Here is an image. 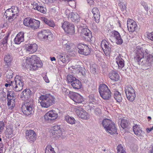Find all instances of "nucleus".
Segmentation results:
<instances>
[{
	"instance_id": "6e6552de",
	"label": "nucleus",
	"mask_w": 153,
	"mask_h": 153,
	"mask_svg": "<svg viewBox=\"0 0 153 153\" xmlns=\"http://www.w3.org/2000/svg\"><path fill=\"white\" fill-rule=\"evenodd\" d=\"M74 111L77 116L84 120H88L89 118L88 113L81 107H76L74 108Z\"/></svg>"
},
{
	"instance_id": "ea45409f",
	"label": "nucleus",
	"mask_w": 153,
	"mask_h": 153,
	"mask_svg": "<svg viewBox=\"0 0 153 153\" xmlns=\"http://www.w3.org/2000/svg\"><path fill=\"white\" fill-rule=\"evenodd\" d=\"M6 75V78L7 82H8V81H10V79L13 77V71L10 70H9L6 71L5 73Z\"/></svg>"
},
{
	"instance_id": "473e14b6",
	"label": "nucleus",
	"mask_w": 153,
	"mask_h": 153,
	"mask_svg": "<svg viewBox=\"0 0 153 153\" xmlns=\"http://www.w3.org/2000/svg\"><path fill=\"white\" fill-rule=\"evenodd\" d=\"M53 130L54 131V134H56V136H60L62 134V131L60 128V126L58 125H55L53 127Z\"/></svg>"
},
{
	"instance_id": "9d476101",
	"label": "nucleus",
	"mask_w": 153,
	"mask_h": 153,
	"mask_svg": "<svg viewBox=\"0 0 153 153\" xmlns=\"http://www.w3.org/2000/svg\"><path fill=\"white\" fill-rule=\"evenodd\" d=\"M38 36L41 40H51L52 39L53 34L48 30H43L38 33Z\"/></svg>"
},
{
	"instance_id": "338daca9",
	"label": "nucleus",
	"mask_w": 153,
	"mask_h": 153,
	"mask_svg": "<svg viewBox=\"0 0 153 153\" xmlns=\"http://www.w3.org/2000/svg\"><path fill=\"white\" fill-rule=\"evenodd\" d=\"M88 3L90 5H92L93 3V1L92 0H87Z\"/></svg>"
},
{
	"instance_id": "5fc2aeb1",
	"label": "nucleus",
	"mask_w": 153,
	"mask_h": 153,
	"mask_svg": "<svg viewBox=\"0 0 153 153\" xmlns=\"http://www.w3.org/2000/svg\"><path fill=\"white\" fill-rule=\"evenodd\" d=\"M95 113L97 115H100L101 114V110L99 108H96L95 110Z\"/></svg>"
},
{
	"instance_id": "f704fd0d",
	"label": "nucleus",
	"mask_w": 153,
	"mask_h": 153,
	"mask_svg": "<svg viewBox=\"0 0 153 153\" xmlns=\"http://www.w3.org/2000/svg\"><path fill=\"white\" fill-rule=\"evenodd\" d=\"M64 120L67 122V123L73 125L75 124L76 120L74 118L72 117H70L68 115H66L65 117Z\"/></svg>"
},
{
	"instance_id": "2f4dec72",
	"label": "nucleus",
	"mask_w": 153,
	"mask_h": 153,
	"mask_svg": "<svg viewBox=\"0 0 153 153\" xmlns=\"http://www.w3.org/2000/svg\"><path fill=\"white\" fill-rule=\"evenodd\" d=\"M12 99H7V105L8 106L9 108L12 110V109L14 106L15 105V100L16 98L14 97H13Z\"/></svg>"
},
{
	"instance_id": "f8f14e48",
	"label": "nucleus",
	"mask_w": 153,
	"mask_h": 153,
	"mask_svg": "<svg viewBox=\"0 0 153 153\" xmlns=\"http://www.w3.org/2000/svg\"><path fill=\"white\" fill-rule=\"evenodd\" d=\"M101 48L106 56L110 54L111 51V45L105 40H102L101 44Z\"/></svg>"
},
{
	"instance_id": "a878e982",
	"label": "nucleus",
	"mask_w": 153,
	"mask_h": 153,
	"mask_svg": "<svg viewBox=\"0 0 153 153\" xmlns=\"http://www.w3.org/2000/svg\"><path fill=\"white\" fill-rule=\"evenodd\" d=\"M12 60V56L8 54L4 56V60L5 63L4 66H5V68H7L10 67Z\"/></svg>"
},
{
	"instance_id": "c756f323",
	"label": "nucleus",
	"mask_w": 153,
	"mask_h": 153,
	"mask_svg": "<svg viewBox=\"0 0 153 153\" xmlns=\"http://www.w3.org/2000/svg\"><path fill=\"white\" fill-rule=\"evenodd\" d=\"M99 91L100 94L110 91L108 86L105 84H101L100 85Z\"/></svg>"
},
{
	"instance_id": "4c0bfd02",
	"label": "nucleus",
	"mask_w": 153,
	"mask_h": 153,
	"mask_svg": "<svg viewBox=\"0 0 153 153\" xmlns=\"http://www.w3.org/2000/svg\"><path fill=\"white\" fill-rule=\"evenodd\" d=\"M33 19L30 17L25 18L23 21L24 25L26 26L30 27Z\"/></svg>"
},
{
	"instance_id": "bb28decb",
	"label": "nucleus",
	"mask_w": 153,
	"mask_h": 153,
	"mask_svg": "<svg viewBox=\"0 0 153 153\" xmlns=\"http://www.w3.org/2000/svg\"><path fill=\"white\" fill-rule=\"evenodd\" d=\"M68 18L72 22H78L79 21V16L76 13L72 12L69 14Z\"/></svg>"
},
{
	"instance_id": "2eb2a0df",
	"label": "nucleus",
	"mask_w": 153,
	"mask_h": 153,
	"mask_svg": "<svg viewBox=\"0 0 153 153\" xmlns=\"http://www.w3.org/2000/svg\"><path fill=\"white\" fill-rule=\"evenodd\" d=\"M58 117L57 112L54 110H51L47 113L44 115L45 120L47 121H51L56 119Z\"/></svg>"
},
{
	"instance_id": "a19ab883",
	"label": "nucleus",
	"mask_w": 153,
	"mask_h": 153,
	"mask_svg": "<svg viewBox=\"0 0 153 153\" xmlns=\"http://www.w3.org/2000/svg\"><path fill=\"white\" fill-rule=\"evenodd\" d=\"M6 132V134L8 137H11L14 135L13 129L9 127L7 128Z\"/></svg>"
},
{
	"instance_id": "680f3d73",
	"label": "nucleus",
	"mask_w": 153,
	"mask_h": 153,
	"mask_svg": "<svg viewBox=\"0 0 153 153\" xmlns=\"http://www.w3.org/2000/svg\"><path fill=\"white\" fill-rule=\"evenodd\" d=\"M13 83V82L12 81H11L10 83L9 82V83H6L5 85V86L6 87H7L8 86H11L12 85V84Z\"/></svg>"
},
{
	"instance_id": "aec40b11",
	"label": "nucleus",
	"mask_w": 153,
	"mask_h": 153,
	"mask_svg": "<svg viewBox=\"0 0 153 153\" xmlns=\"http://www.w3.org/2000/svg\"><path fill=\"white\" fill-rule=\"evenodd\" d=\"M69 56L65 53H62L57 55V58L58 61H61L63 63H68L69 61Z\"/></svg>"
},
{
	"instance_id": "393cba45",
	"label": "nucleus",
	"mask_w": 153,
	"mask_h": 153,
	"mask_svg": "<svg viewBox=\"0 0 153 153\" xmlns=\"http://www.w3.org/2000/svg\"><path fill=\"white\" fill-rule=\"evenodd\" d=\"M108 76L109 78L112 80L115 81H118L120 79V76L117 73L114 71L110 72Z\"/></svg>"
},
{
	"instance_id": "4468645a",
	"label": "nucleus",
	"mask_w": 153,
	"mask_h": 153,
	"mask_svg": "<svg viewBox=\"0 0 153 153\" xmlns=\"http://www.w3.org/2000/svg\"><path fill=\"white\" fill-rule=\"evenodd\" d=\"M81 35L84 39L87 42H90L91 41L92 36L91 32L87 28H83L81 30Z\"/></svg>"
},
{
	"instance_id": "37998d69",
	"label": "nucleus",
	"mask_w": 153,
	"mask_h": 153,
	"mask_svg": "<svg viewBox=\"0 0 153 153\" xmlns=\"http://www.w3.org/2000/svg\"><path fill=\"white\" fill-rule=\"evenodd\" d=\"M120 125L123 129H125L128 127V123L126 120H122L121 121Z\"/></svg>"
},
{
	"instance_id": "4d7b16f0",
	"label": "nucleus",
	"mask_w": 153,
	"mask_h": 153,
	"mask_svg": "<svg viewBox=\"0 0 153 153\" xmlns=\"http://www.w3.org/2000/svg\"><path fill=\"white\" fill-rule=\"evenodd\" d=\"M4 124L3 121H0V134H1V131L4 129Z\"/></svg>"
},
{
	"instance_id": "c85d7f7f",
	"label": "nucleus",
	"mask_w": 153,
	"mask_h": 153,
	"mask_svg": "<svg viewBox=\"0 0 153 153\" xmlns=\"http://www.w3.org/2000/svg\"><path fill=\"white\" fill-rule=\"evenodd\" d=\"M114 37L116 39V43L118 45H121L123 42L122 39L121 38L120 35L118 32L114 31L113 32Z\"/></svg>"
},
{
	"instance_id": "49530a36",
	"label": "nucleus",
	"mask_w": 153,
	"mask_h": 153,
	"mask_svg": "<svg viewBox=\"0 0 153 153\" xmlns=\"http://www.w3.org/2000/svg\"><path fill=\"white\" fill-rule=\"evenodd\" d=\"M117 153H126V152L123 148V146L121 144L118 145L117 147Z\"/></svg>"
},
{
	"instance_id": "de8ad7c7",
	"label": "nucleus",
	"mask_w": 153,
	"mask_h": 153,
	"mask_svg": "<svg viewBox=\"0 0 153 153\" xmlns=\"http://www.w3.org/2000/svg\"><path fill=\"white\" fill-rule=\"evenodd\" d=\"M64 47L66 49L70 51H72L73 50L72 48L74 47V45L72 44H69V43L68 44L66 43L64 45Z\"/></svg>"
},
{
	"instance_id": "09e8293b",
	"label": "nucleus",
	"mask_w": 153,
	"mask_h": 153,
	"mask_svg": "<svg viewBox=\"0 0 153 153\" xmlns=\"http://www.w3.org/2000/svg\"><path fill=\"white\" fill-rule=\"evenodd\" d=\"M67 79L68 82H70L71 84L72 83V82H74V81H75L77 79L72 75H69L68 76Z\"/></svg>"
},
{
	"instance_id": "f03ea898",
	"label": "nucleus",
	"mask_w": 153,
	"mask_h": 153,
	"mask_svg": "<svg viewBox=\"0 0 153 153\" xmlns=\"http://www.w3.org/2000/svg\"><path fill=\"white\" fill-rule=\"evenodd\" d=\"M23 66L24 68L29 69L30 71L37 69L39 67L42 65L40 59L36 55L32 56L30 57H27L23 60Z\"/></svg>"
},
{
	"instance_id": "f3484780",
	"label": "nucleus",
	"mask_w": 153,
	"mask_h": 153,
	"mask_svg": "<svg viewBox=\"0 0 153 153\" xmlns=\"http://www.w3.org/2000/svg\"><path fill=\"white\" fill-rule=\"evenodd\" d=\"M31 94V91L30 89H26L22 92L20 98L24 101V102L27 100H28V101H30V100H32L30 98Z\"/></svg>"
},
{
	"instance_id": "6e6d98bb",
	"label": "nucleus",
	"mask_w": 153,
	"mask_h": 153,
	"mask_svg": "<svg viewBox=\"0 0 153 153\" xmlns=\"http://www.w3.org/2000/svg\"><path fill=\"white\" fill-rule=\"evenodd\" d=\"M96 66H91L90 68V71L93 74H94L96 72Z\"/></svg>"
},
{
	"instance_id": "c03bdc74",
	"label": "nucleus",
	"mask_w": 153,
	"mask_h": 153,
	"mask_svg": "<svg viewBox=\"0 0 153 153\" xmlns=\"http://www.w3.org/2000/svg\"><path fill=\"white\" fill-rule=\"evenodd\" d=\"M9 9L11 10H12L11 12L13 13L14 14L15 16L17 17L18 16V14L19 11L18 8L17 7L13 6L11 8H9Z\"/></svg>"
},
{
	"instance_id": "7ed1b4c3",
	"label": "nucleus",
	"mask_w": 153,
	"mask_h": 153,
	"mask_svg": "<svg viewBox=\"0 0 153 153\" xmlns=\"http://www.w3.org/2000/svg\"><path fill=\"white\" fill-rule=\"evenodd\" d=\"M40 104L42 107L48 108L55 103V97L49 94L42 95L39 97Z\"/></svg>"
},
{
	"instance_id": "4be33fe9",
	"label": "nucleus",
	"mask_w": 153,
	"mask_h": 153,
	"mask_svg": "<svg viewBox=\"0 0 153 153\" xmlns=\"http://www.w3.org/2000/svg\"><path fill=\"white\" fill-rule=\"evenodd\" d=\"M12 10H11L8 9L5 11L4 13V15L6 16V18H8L7 19L10 22H11L16 17L11 12Z\"/></svg>"
},
{
	"instance_id": "9b49d317",
	"label": "nucleus",
	"mask_w": 153,
	"mask_h": 153,
	"mask_svg": "<svg viewBox=\"0 0 153 153\" xmlns=\"http://www.w3.org/2000/svg\"><path fill=\"white\" fill-rule=\"evenodd\" d=\"M77 48L78 49V52L80 54L86 56L89 55L90 53V48L86 44L79 43L77 45Z\"/></svg>"
},
{
	"instance_id": "72a5a7b5",
	"label": "nucleus",
	"mask_w": 153,
	"mask_h": 153,
	"mask_svg": "<svg viewBox=\"0 0 153 153\" xmlns=\"http://www.w3.org/2000/svg\"><path fill=\"white\" fill-rule=\"evenodd\" d=\"M114 98L118 102H120L122 101V97L121 94L118 91L114 90Z\"/></svg>"
},
{
	"instance_id": "864d4df0",
	"label": "nucleus",
	"mask_w": 153,
	"mask_h": 153,
	"mask_svg": "<svg viewBox=\"0 0 153 153\" xmlns=\"http://www.w3.org/2000/svg\"><path fill=\"white\" fill-rule=\"evenodd\" d=\"M8 36H5L2 40V44L3 45H6L7 44V40L8 39Z\"/></svg>"
},
{
	"instance_id": "3c124183",
	"label": "nucleus",
	"mask_w": 153,
	"mask_h": 153,
	"mask_svg": "<svg viewBox=\"0 0 153 153\" xmlns=\"http://www.w3.org/2000/svg\"><path fill=\"white\" fill-rule=\"evenodd\" d=\"M13 97H15V94H14L13 91H8L7 93V99H8V98H9V99H12V98H13Z\"/></svg>"
},
{
	"instance_id": "8fccbe9b",
	"label": "nucleus",
	"mask_w": 153,
	"mask_h": 153,
	"mask_svg": "<svg viewBox=\"0 0 153 153\" xmlns=\"http://www.w3.org/2000/svg\"><path fill=\"white\" fill-rule=\"evenodd\" d=\"M89 102L93 104L96 103V100L94 98V95L93 94H92L89 96Z\"/></svg>"
},
{
	"instance_id": "1a4fd4ad",
	"label": "nucleus",
	"mask_w": 153,
	"mask_h": 153,
	"mask_svg": "<svg viewBox=\"0 0 153 153\" xmlns=\"http://www.w3.org/2000/svg\"><path fill=\"white\" fill-rule=\"evenodd\" d=\"M62 27L65 32L70 35H73L75 33L74 25L68 21H65L62 24Z\"/></svg>"
},
{
	"instance_id": "6ab92c4d",
	"label": "nucleus",
	"mask_w": 153,
	"mask_h": 153,
	"mask_svg": "<svg viewBox=\"0 0 153 153\" xmlns=\"http://www.w3.org/2000/svg\"><path fill=\"white\" fill-rule=\"evenodd\" d=\"M37 49V45L35 44H28L26 45L25 50L27 54L32 53L35 52Z\"/></svg>"
},
{
	"instance_id": "412c9836",
	"label": "nucleus",
	"mask_w": 153,
	"mask_h": 153,
	"mask_svg": "<svg viewBox=\"0 0 153 153\" xmlns=\"http://www.w3.org/2000/svg\"><path fill=\"white\" fill-rule=\"evenodd\" d=\"M24 41V33L22 32H19L15 37L14 42L16 44H19Z\"/></svg>"
},
{
	"instance_id": "20e7f679",
	"label": "nucleus",
	"mask_w": 153,
	"mask_h": 153,
	"mask_svg": "<svg viewBox=\"0 0 153 153\" xmlns=\"http://www.w3.org/2000/svg\"><path fill=\"white\" fill-rule=\"evenodd\" d=\"M102 125L106 132L111 135L115 134L117 132V128L115 124L108 119L103 120Z\"/></svg>"
},
{
	"instance_id": "dca6fc26",
	"label": "nucleus",
	"mask_w": 153,
	"mask_h": 153,
	"mask_svg": "<svg viewBox=\"0 0 153 153\" xmlns=\"http://www.w3.org/2000/svg\"><path fill=\"white\" fill-rule=\"evenodd\" d=\"M25 134L26 139L28 142L32 143L36 140V135L33 130H30L27 131Z\"/></svg>"
},
{
	"instance_id": "774afa93",
	"label": "nucleus",
	"mask_w": 153,
	"mask_h": 153,
	"mask_svg": "<svg viewBox=\"0 0 153 153\" xmlns=\"http://www.w3.org/2000/svg\"><path fill=\"white\" fill-rule=\"evenodd\" d=\"M80 67L79 65H76L75 66H73L72 68L74 69H77L78 68H79Z\"/></svg>"
},
{
	"instance_id": "e433bc0d",
	"label": "nucleus",
	"mask_w": 153,
	"mask_h": 153,
	"mask_svg": "<svg viewBox=\"0 0 153 153\" xmlns=\"http://www.w3.org/2000/svg\"><path fill=\"white\" fill-rule=\"evenodd\" d=\"M71 84L73 88L75 89H79L81 88V82L77 79L75 81H74V82H72V83H71Z\"/></svg>"
},
{
	"instance_id": "e2e57ef3",
	"label": "nucleus",
	"mask_w": 153,
	"mask_h": 153,
	"mask_svg": "<svg viewBox=\"0 0 153 153\" xmlns=\"http://www.w3.org/2000/svg\"><path fill=\"white\" fill-rule=\"evenodd\" d=\"M62 90L63 91L65 92V94L66 93H68L69 91L68 89H67L66 88H63L62 89Z\"/></svg>"
},
{
	"instance_id": "603ef678",
	"label": "nucleus",
	"mask_w": 153,
	"mask_h": 153,
	"mask_svg": "<svg viewBox=\"0 0 153 153\" xmlns=\"http://www.w3.org/2000/svg\"><path fill=\"white\" fill-rule=\"evenodd\" d=\"M147 37L149 39L153 41V32L148 33Z\"/></svg>"
},
{
	"instance_id": "79ce46f5",
	"label": "nucleus",
	"mask_w": 153,
	"mask_h": 153,
	"mask_svg": "<svg viewBox=\"0 0 153 153\" xmlns=\"http://www.w3.org/2000/svg\"><path fill=\"white\" fill-rule=\"evenodd\" d=\"M134 133L137 137L141 139L143 137L144 132L140 128L137 131L134 130Z\"/></svg>"
},
{
	"instance_id": "0e129e2a",
	"label": "nucleus",
	"mask_w": 153,
	"mask_h": 153,
	"mask_svg": "<svg viewBox=\"0 0 153 153\" xmlns=\"http://www.w3.org/2000/svg\"><path fill=\"white\" fill-rule=\"evenodd\" d=\"M124 0H118V5L120 4H123L124 2Z\"/></svg>"
},
{
	"instance_id": "0eeeda50",
	"label": "nucleus",
	"mask_w": 153,
	"mask_h": 153,
	"mask_svg": "<svg viewBox=\"0 0 153 153\" xmlns=\"http://www.w3.org/2000/svg\"><path fill=\"white\" fill-rule=\"evenodd\" d=\"M125 92L128 100L131 102H133L136 97V94L134 90L130 85L127 86L125 90Z\"/></svg>"
},
{
	"instance_id": "cd10ccee",
	"label": "nucleus",
	"mask_w": 153,
	"mask_h": 153,
	"mask_svg": "<svg viewBox=\"0 0 153 153\" xmlns=\"http://www.w3.org/2000/svg\"><path fill=\"white\" fill-rule=\"evenodd\" d=\"M123 58V56L119 54L116 59V62L119 68H122L124 66V61Z\"/></svg>"
},
{
	"instance_id": "ddd939ff",
	"label": "nucleus",
	"mask_w": 153,
	"mask_h": 153,
	"mask_svg": "<svg viewBox=\"0 0 153 153\" xmlns=\"http://www.w3.org/2000/svg\"><path fill=\"white\" fill-rule=\"evenodd\" d=\"M68 96L71 99L76 103H81L84 101V99L82 97L77 93L70 92L68 94Z\"/></svg>"
},
{
	"instance_id": "bf43d9fd",
	"label": "nucleus",
	"mask_w": 153,
	"mask_h": 153,
	"mask_svg": "<svg viewBox=\"0 0 153 153\" xmlns=\"http://www.w3.org/2000/svg\"><path fill=\"white\" fill-rule=\"evenodd\" d=\"M140 126L136 124H134V125L133 126V130L134 132V130H137L138 129H140Z\"/></svg>"
},
{
	"instance_id": "052dcab7",
	"label": "nucleus",
	"mask_w": 153,
	"mask_h": 153,
	"mask_svg": "<svg viewBox=\"0 0 153 153\" xmlns=\"http://www.w3.org/2000/svg\"><path fill=\"white\" fill-rule=\"evenodd\" d=\"M43 78L45 82L47 83H49L50 81L46 75H45V76L43 77Z\"/></svg>"
},
{
	"instance_id": "c9c22d12",
	"label": "nucleus",
	"mask_w": 153,
	"mask_h": 153,
	"mask_svg": "<svg viewBox=\"0 0 153 153\" xmlns=\"http://www.w3.org/2000/svg\"><path fill=\"white\" fill-rule=\"evenodd\" d=\"M42 20L50 27H53L55 26L54 22L52 20H48L47 19L45 18H42Z\"/></svg>"
},
{
	"instance_id": "f257e3e1",
	"label": "nucleus",
	"mask_w": 153,
	"mask_h": 153,
	"mask_svg": "<svg viewBox=\"0 0 153 153\" xmlns=\"http://www.w3.org/2000/svg\"><path fill=\"white\" fill-rule=\"evenodd\" d=\"M134 59L140 65L146 67L150 66L152 64V56L147 53L142 48L136 51Z\"/></svg>"
},
{
	"instance_id": "13d9d810",
	"label": "nucleus",
	"mask_w": 153,
	"mask_h": 153,
	"mask_svg": "<svg viewBox=\"0 0 153 153\" xmlns=\"http://www.w3.org/2000/svg\"><path fill=\"white\" fill-rule=\"evenodd\" d=\"M119 6L120 7L122 10H126V5L125 3H123V4H120Z\"/></svg>"
},
{
	"instance_id": "7c9ffc66",
	"label": "nucleus",
	"mask_w": 153,
	"mask_h": 153,
	"mask_svg": "<svg viewBox=\"0 0 153 153\" xmlns=\"http://www.w3.org/2000/svg\"><path fill=\"white\" fill-rule=\"evenodd\" d=\"M40 25V22L39 21L33 19L30 27L33 30H35L39 27Z\"/></svg>"
},
{
	"instance_id": "a18cd8bd",
	"label": "nucleus",
	"mask_w": 153,
	"mask_h": 153,
	"mask_svg": "<svg viewBox=\"0 0 153 153\" xmlns=\"http://www.w3.org/2000/svg\"><path fill=\"white\" fill-rule=\"evenodd\" d=\"M54 152V149L51 145L47 146L45 150V153H53Z\"/></svg>"
},
{
	"instance_id": "39448f33",
	"label": "nucleus",
	"mask_w": 153,
	"mask_h": 153,
	"mask_svg": "<svg viewBox=\"0 0 153 153\" xmlns=\"http://www.w3.org/2000/svg\"><path fill=\"white\" fill-rule=\"evenodd\" d=\"M28 101L24 102L22 107V110L23 113L27 116L32 114L34 107L33 100H30V101Z\"/></svg>"
},
{
	"instance_id": "a211bd4d",
	"label": "nucleus",
	"mask_w": 153,
	"mask_h": 153,
	"mask_svg": "<svg viewBox=\"0 0 153 153\" xmlns=\"http://www.w3.org/2000/svg\"><path fill=\"white\" fill-rule=\"evenodd\" d=\"M127 26L128 30L133 32L135 31L137 28V23L132 19H129L127 21Z\"/></svg>"
},
{
	"instance_id": "5701e85b",
	"label": "nucleus",
	"mask_w": 153,
	"mask_h": 153,
	"mask_svg": "<svg viewBox=\"0 0 153 153\" xmlns=\"http://www.w3.org/2000/svg\"><path fill=\"white\" fill-rule=\"evenodd\" d=\"M33 8L34 10H37L43 13H45L47 11L45 7L41 5H39L38 3L34 2L32 4Z\"/></svg>"
},
{
	"instance_id": "69168bd1",
	"label": "nucleus",
	"mask_w": 153,
	"mask_h": 153,
	"mask_svg": "<svg viewBox=\"0 0 153 153\" xmlns=\"http://www.w3.org/2000/svg\"><path fill=\"white\" fill-rule=\"evenodd\" d=\"M4 35V33H2V30H0V39Z\"/></svg>"
},
{
	"instance_id": "58836bf2",
	"label": "nucleus",
	"mask_w": 153,
	"mask_h": 153,
	"mask_svg": "<svg viewBox=\"0 0 153 153\" xmlns=\"http://www.w3.org/2000/svg\"><path fill=\"white\" fill-rule=\"evenodd\" d=\"M101 97L104 100H107L110 99L111 95V91L106 92L104 94H100Z\"/></svg>"
},
{
	"instance_id": "423d86ee",
	"label": "nucleus",
	"mask_w": 153,
	"mask_h": 153,
	"mask_svg": "<svg viewBox=\"0 0 153 153\" xmlns=\"http://www.w3.org/2000/svg\"><path fill=\"white\" fill-rule=\"evenodd\" d=\"M23 82L21 78L19 76H16L12 84L13 89L16 91H21L23 89Z\"/></svg>"
},
{
	"instance_id": "b1692460",
	"label": "nucleus",
	"mask_w": 153,
	"mask_h": 153,
	"mask_svg": "<svg viewBox=\"0 0 153 153\" xmlns=\"http://www.w3.org/2000/svg\"><path fill=\"white\" fill-rule=\"evenodd\" d=\"M91 12L93 14V19L95 22L98 23L99 22L100 19V12L97 8H94L92 9Z\"/></svg>"
}]
</instances>
